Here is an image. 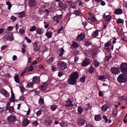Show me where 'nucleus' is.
I'll list each match as a JSON object with an SVG mask.
<instances>
[{
  "label": "nucleus",
  "instance_id": "31",
  "mask_svg": "<svg viewBox=\"0 0 127 127\" xmlns=\"http://www.w3.org/2000/svg\"><path fill=\"white\" fill-rule=\"evenodd\" d=\"M25 15V13L24 11H22L18 14V17L19 18H22Z\"/></svg>",
  "mask_w": 127,
  "mask_h": 127
},
{
  "label": "nucleus",
  "instance_id": "8",
  "mask_svg": "<svg viewBox=\"0 0 127 127\" xmlns=\"http://www.w3.org/2000/svg\"><path fill=\"white\" fill-rule=\"evenodd\" d=\"M7 120L9 122L13 123L16 121L15 117L12 115H10L8 116L7 117Z\"/></svg>",
  "mask_w": 127,
  "mask_h": 127
},
{
  "label": "nucleus",
  "instance_id": "28",
  "mask_svg": "<svg viewBox=\"0 0 127 127\" xmlns=\"http://www.w3.org/2000/svg\"><path fill=\"white\" fill-rule=\"evenodd\" d=\"M58 75L60 77L63 76H64L65 78H66L67 77L66 75L64 74V73L62 71H59L58 74Z\"/></svg>",
  "mask_w": 127,
  "mask_h": 127
},
{
  "label": "nucleus",
  "instance_id": "45",
  "mask_svg": "<svg viewBox=\"0 0 127 127\" xmlns=\"http://www.w3.org/2000/svg\"><path fill=\"white\" fill-rule=\"evenodd\" d=\"M54 58L53 57H50L47 60V62L49 63H52L54 61Z\"/></svg>",
  "mask_w": 127,
  "mask_h": 127
},
{
  "label": "nucleus",
  "instance_id": "2",
  "mask_svg": "<svg viewBox=\"0 0 127 127\" xmlns=\"http://www.w3.org/2000/svg\"><path fill=\"white\" fill-rule=\"evenodd\" d=\"M57 67L58 68L64 69L67 68V64L64 62L60 61L57 64Z\"/></svg>",
  "mask_w": 127,
  "mask_h": 127
},
{
  "label": "nucleus",
  "instance_id": "35",
  "mask_svg": "<svg viewBox=\"0 0 127 127\" xmlns=\"http://www.w3.org/2000/svg\"><path fill=\"white\" fill-rule=\"evenodd\" d=\"M95 121H97L100 120L101 119V117L100 115H97L95 116Z\"/></svg>",
  "mask_w": 127,
  "mask_h": 127
},
{
  "label": "nucleus",
  "instance_id": "42",
  "mask_svg": "<svg viewBox=\"0 0 127 127\" xmlns=\"http://www.w3.org/2000/svg\"><path fill=\"white\" fill-rule=\"evenodd\" d=\"M6 4L8 6V9L10 10L12 7V5L10 2L9 1H7L6 2Z\"/></svg>",
  "mask_w": 127,
  "mask_h": 127
},
{
  "label": "nucleus",
  "instance_id": "22",
  "mask_svg": "<svg viewBox=\"0 0 127 127\" xmlns=\"http://www.w3.org/2000/svg\"><path fill=\"white\" fill-rule=\"evenodd\" d=\"M100 31L96 30L93 31L92 33V36L93 37H96L98 35V32Z\"/></svg>",
  "mask_w": 127,
  "mask_h": 127
},
{
  "label": "nucleus",
  "instance_id": "47",
  "mask_svg": "<svg viewBox=\"0 0 127 127\" xmlns=\"http://www.w3.org/2000/svg\"><path fill=\"white\" fill-rule=\"evenodd\" d=\"M90 52L91 51L89 50H85L83 51V52L86 55H87L90 54Z\"/></svg>",
  "mask_w": 127,
  "mask_h": 127
},
{
  "label": "nucleus",
  "instance_id": "37",
  "mask_svg": "<svg viewBox=\"0 0 127 127\" xmlns=\"http://www.w3.org/2000/svg\"><path fill=\"white\" fill-rule=\"evenodd\" d=\"M116 22L118 24L123 23L124 22V20L121 18H118L116 19Z\"/></svg>",
  "mask_w": 127,
  "mask_h": 127
},
{
  "label": "nucleus",
  "instance_id": "40",
  "mask_svg": "<svg viewBox=\"0 0 127 127\" xmlns=\"http://www.w3.org/2000/svg\"><path fill=\"white\" fill-rule=\"evenodd\" d=\"M94 68L92 66H91L89 68L88 71L90 73H92L94 72Z\"/></svg>",
  "mask_w": 127,
  "mask_h": 127
},
{
  "label": "nucleus",
  "instance_id": "38",
  "mask_svg": "<svg viewBox=\"0 0 127 127\" xmlns=\"http://www.w3.org/2000/svg\"><path fill=\"white\" fill-rule=\"evenodd\" d=\"M44 102L43 98L42 96H40L39 100V104H42Z\"/></svg>",
  "mask_w": 127,
  "mask_h": 127
},
{
  "label": "nucleus",
  "instance_id": "6",
  "mask_svg": "<svg viewBox=\"0 0 127 127\" xmlns=\"http://www.w3.org/2000/svg\"><path fill=\"white\" fill-rule=\"evenodd\" d=\"M111 73L114 74H118L120 73V68L118 67H113L111 70Z\"/></svg>",
  "mask_w": 127,
  "mask_h": 127
},
{
  "label": "nucleus",
  "instance_id": "57",
  "mask_svg": "<svg viewBox=\"0 0 127 127\" xmlns=\"http://www.w3.org/2000/svg\"><path fill=\"white\" fill-rule=\"evenodd\" d=\"M91 44V43L89 41H87L85 43V46H88L90 45Z\"/></svg>",
  "mask_w": 127,
  "mask_h": 127
},
{
  "label": "nucleus",
  "instance_id": "30",
  "mask_svg": "<svg viewBox=\"0 0 127 127\" xmlns=\"http://www.w3.org/2000/svg\"><path fill=\"white\" fill-rule=\"evenodd\" d=\"M59 56L60 57L62 56L64 54V53L65 52V51L64 49L63 48H61L59 50Z\"/></svg>",
  "mask_w": 127,
  "mask_h": 127
},
{
  "label": "nucleus",
  "instance_id": "21",
  "mask_svg": "<svg viewBox=\"0 0 127 127\" xmlns=\"http://www.w3.org/2000/svg\"><path fill=\"white\" fill-rule=\"evenodd\" d=\"M33 50L35 52L38 50L39 48L37 46V43L36 42H35L33 43Z\"/></svg>",
  "mask_w": 127,
  "mask_h": 127
},
{
  "label": "nucleus",
  "instance_id": "43",
  "mask_svg": "<svg viewBox=\"0 0 127 127\" xmlns=\"http://www.w3.org/2000/svg\"><path fill=\"white\" fill-rule=\"evenodd\" d=\"M60 124L62 127H66L67 126V124L64 122H62Z\"/></svg>",
  "mask_w": 127,
  "mask_h": 127
},
{
  "label": "nucleus",
  "instance_id": "32",
  "mask_svg": "<svg viewBox=\"0 0 127 127\" xmlns=\"http://www.w3.org/2000/svg\"><path fill=\"white\" fill-rule=\"evenodd\" d=\"M83 110V108L80 106L77 109L78 113L80 114H81L82 113Z\"/></svg>",
  "mask_w": 127,
  "mask_h": 127
},
{
  "label": "nucleus",
  "instance_id": "54",
  "mask_svg": "<svg viewBox=\"0 0 127 127\" xmlns=\"http://www.w3.org/2000/svg\"><path fill=\"white\" fill-rule=\"evenodd\" d=\"M19 32L21 34H23L25 33L24 30L23 28H21L19 29Z\"/></svg>",
  "mask_w": 127,
  "mask_h": 127
},
{
  "label": "nucleus",
  "instance_id": "7",
  "mask_svg": "<svg viewBox=\"0 0 127 127\" xmlns=\"http://www.w3.org/2000/svg\"><path fill=\"white\" fill-rule=\"evenodd\" d=\"M86 121L85 119L82 118H79L77 121V124L79 126L83 125L85 123Z\"/></svg>",
  "mask_w": 127,
  "mask_h": 127
},
{
  "label": "nucleus",
  "instance_id": "34",
  "mask_svg": "<svg viewBox=\"0 0 127 127\" xmlns=\"http://www.w3.org/2000/svg\"><path fill=\"white\" fill-rule=\"evenodd\" d=\"M86 77L85 75L82 76L80 78V81L82 83H84L85 81Z\"/></svg>",
  "mask_w": 127,
  "mask_h": 127
},
{
  "label": "nucleus",
  "instance_id": "51",
  "mask_svg": "<svg viewBox=\"0 0 127 127\" xmlns=\"http://www.w3.org/2000/svg\"><path fill=\"white\" fill-rule=\"evenodd\" d=\"M36 29V27L34 26H33L30 29L29 31L30 32L34 31H35Z\"/></svg>",
  "mask_w": 127,
  "mask_h": 127
},
{
  "label": "nucleus",
  "instance_id": "48",
  "mask_svg": "<svg viewBox=\"0 0 127 127\" xmlns=\"http://www.w3.org/2000/svg\"><path fill=\"white\" fill-rule=\"evenodd\" d=\"M111 55L110 54H109L107 56H106L105 60L106 61H108L111 58Z\"/></svg>",
  "mask_w": 127,
  "mask_h": 127
},
{
  "label": "nucleus",
  "instance_id": "39",
  "mask_svg": "<svg viewBox=\"0 0 127 127\" xmlns=\"http://www.w3.org/2000/svg\"><path fill=\"white\" fill-rule=\"evenodd\" d=\"M99 64L100 63L99 62L96 60H95L94 64V65L95 66L97 67H98L99 66Z\"/></svg>",
  "mask_w": 127,
  "mask_h": 127
},
{
  "label": "nucleus",
  "instance_id": "61",
  "mask_svg": "<svg viewBox=\"0 0 127 127\" xmlns=\"http://www.w3.org/2000/svg\"><path fill=\"white\" fill-rule=\"evenodd\" d=\"M25 39L27 40V42L28 43H31V40L29 39L28 37H25Z\"/></svg>",
  "mask_w": 127,
  "mask_h": 127
},
{
  "label": "nucleus",
  "instance_id": "52",
  "mask_svg": "<svg viewBox=\"0 0 127 127\" xmlns=\"http://www.w3.org/2000/svg\"><path fill=\"white\" fill-rule=\"evenodd\" d=\"M111 44V42L110 41H108L104 45V47H108V46H110Z\"/></svg>",
  "mask_w": 127,
  "mask_h": 127
},
{
  "label": "nucleus",
  "instance_id": "5",
  "mask_svg": "<svg viewBox=\"0 0 127 127\" xmlns=\"http://www.w3.org/2000/svg\"><path fill=\"white\" fill-rule=\"evenodd\" d=\"M5 38L7 40L12 41L13 39V34L11 32L6 33L5 35Z\"/></svg>",
  "mask_w": 127,
  "mask_h": 127
},
{
  "label": "nucleus",
  "instance_id": "49",
  "mask_svg": "<svg viewBox=\"0 0 127 127\" xmlns=\"http://www.w3.org/2000/svg\"><path fill=\"white\" fill-rule=\"evenodd\" d=\"M14 80L17 83L19 82V80L18 75H16L15 76L14 78Z\"/></svg>",
  "mask_w": 127,
  "mask_h": 127
},
{
  "label": "nucleus",
  "instance_id": "10",
  "mask_svg": "<svg viewBox=\"0 0 127 127\" xmlns=\"http://www.w3.org/2000/svg\"><path fill=\"white\" fill-rule=\"evenodd\" d=\"M59 6L64 10L66 9L67 8V6L66 4L64 3H63L61 2L59 3Z\"/></svg>",
  "mask_w": 127,
  "mask_h": 127
},
{
  "label": "nucleus",
  "instance_id": "64",
  "mask_svg": "<svg viewBox=\"0 0 127 127\" xmlns=\"http://www.w3.org/2000/svg\"><path fill=\"white\" fill-rule=\"evenodd\" d=\"M63 29V26L61 27L60 28L58 29V33H60L61 32V31Z\"/></svg>",
  "mask_w": 127,
  "mask_h": 127
},
{
  "label": "nucleus",
  "instance_id": "12",
  "mask_svg": "<svg viewBox=\"0 0 127 127\" xmlns=\"http://www.w3.org/2000/svg\"><path fill=\"white\" fill-rule=\"evenodd\" d=\"M68 83L70 85H74L76 82V80L75 79L73 78L70 77L68 80Z\"/></svg>",
  "mask_w": 127,
  "mask_h": 127
},
{
  "label": "nucleus",
  "instance_id": "53",
  "mask_svg": "<svg viewBox=\"0 0 127 127\" xmlns=\"http://www.w3.org/2000/svg\"><path fill=\"white\" fill-rule=\"evenodd\" d=\"M108 23V22H103V28L104 29H106V28Z\"/></svg>",
  "mask_w": 127,
  "mask_h": 127
},
{
  "label": "nucleus",
  "instance_id": "27",
  "mask_svg": "<svg viewBox=\"0 0 127 127\" xmlns=\"http://www.w3.org/2000/svg\"><path fill=\"white\" fill-rule=\"evenodd\" d=\"M108 108L109 107L107 105H104L101 107V108L103 111L105 112L107 110Z\"/></svg>",
  "mask_w": 127,
  "mask_h": 127
},
{
  "label": "nucleus",
  "instance_id": "62",
  "mask_svg": "<svg viewBox=\"0 0 127 127\" xmlns=\"http://www.w3.org/2000/svg\"><path fill=\"white\" fill-rule=\"evenodd\" d=\"M103 118L105 120V122L107 123L108 122V120L107 117L106 116H103Z\"/></svg>",
  "mask_w": 127,
  "mask_h": 127
},
{
  "label": "nucleus",
  "instance_id": "60",
  "mask_svg": "<svg viewBox=\"0 0 127 127\" xmlns=\"http://www.w3.org/2000/svg\"><path fill=\"white\" fill-rule=\"evenodd\" d=\"M32 123L33 125H34V126H37L38 124L37 121H34L33 122H32Z\"/></svg>",
  "mask_w": 127,
  "mask_h": 127
},
{
  "label": "nucleus",
  "instance_id": "29",
  "mask_svg": "<svg viewBox=\"0 0 127 127\" xmlns=\"http://www.w3.org/2000/svg\"><path fill=\"white\" fill-rule=\"evenodd\" d=\"M90 15L91 17L89 18V19L93 22H95L96 21V20L95 17L91 14H90Z\"/></svg>",
  "mask_w": 127,
  "mask_h": 127
},
{
  "label": "nucleus",
  "instance_id": "59",
  "mask_svg": "<svg viewBox=\"0 0 127 127\" xmlns=\"http://www.w3.org/2000/svg\"><path fill=\"white\" fill-rule=\"evenodd\" d=\"M70 5L71 7L73 8H75L76 7L75 5V3L73 2H72L70 4Z\"/></svg>",
  "mask_w": 127,
  "mask_h": 127
},
{
  "label": "nucleus",
  "instance_id": "50",
  "mask_svg": "<svg viewBox=\"0 0 127 127\" xmlns=\"http://www.w3.org/2000/svg\"><path fill=\"white\" fill-rule=\"evenodd\" d=\"M73 13L76 15V16L79 15L80 12L79 10H76L74 11Z\"/></svg>",
  "mask_w": 127,
  "mask_h": 127
},
{
  "label": "nucleus",
  "instance_id": "16",
  "mask_svg": "<svg viewBox=\"0 0 127 127\" xmlns=\"http://www.w3.org/2000/svg\"><path fill=\"white\" fill-rule=\"evenodd\" d=\"M79 75L77 72H73L71 75L70 77L74 79H76L78 78Z\"/></svg>",
  "mask_w": 127,
  "mask_h": 127
},
{
  "label": "nucleus",
  "instance_id": "13",
  "mask_svg": "<svg viewBox=\"0 0 127 127\" xmlns=\"http://www.w3.org/2000/svg\"><path fill=\"white\" fill-rule=\"evenodd\" d=\"M114 13L116 15H120L123 13V10L120 8L115 9L114 11Z\"/></svg>",
  "mask_w": 127,
  "mask_h": 127
},
{
  "label": "nucleus",
  "instance_id": "56",
  "mask_svg": "<svg viewBox=\"0 0 127 127\" xmlns=\"http://www.w3.org/2000/svg\"><path fill=\"white\" fill-rule=\"evenodd\" d=\"M41 110H39L36 113V114L37 117L39 116L41 114Z\"/></svg>",
  "mask_w": 127,
  "mask_h": 127
},
{
  "label": "nucleus",
  "instance_id": "15",
  "mask_svg": "<svg viewBox=\"0 0 127 127\" xmlns=\"http://www.w3.org/2000/svg\"><path fill=\"white\" fill-rule=\"evenodd\" d=\"M0 91L2 94L6 97H8L9 96V93L6 91L4 89H1L0 90Z\"/></svg>",
  "mask_w": 127,
  "mask_h": 127
},
{
  "label": "nucleus",
  "instance_id": "44",
  "mask_svg": "<svg viewBox=\"0 0 127 127\" xmlns=\"http://www.w3.org/2000/svg\"><path fill=\"white\" fill-rule=\"evenodd\" d=\"M36 32L37 34H41L43 32V30L40 29H38L36 30Z\"/></svg>",
  "mask_w": 127,
  "mask_h": 127
},
{
  "label": "nucleus",
  "instance_id": "11",
  "mask_svg": "<svg viewBox=\"0 0 127 127\" xmlns=\"http://www.w3.org/2000/svg\"><path fill=\"white\" fill-rule=\"evenodd\" d=\"M48 83L47 82H45L42 84L39 87L41 91L45 90L47 87Z\"/></svg>",
  "mask_w": 127,
  "mask_h": 127
},
{
  "label": "nucleus",
  "instance_id": "41",
  "mask_svg": "<svg viewBox=\"0 0 127 127\" xmlns=\"http://www.w3.org/2000/svg\"><path fill=\"white\" fill-rule=\"evenodd\" d=\"M57 108V106L56 105H53L51 106V108L52 111H54Z\"/></svg>",
  "mask_w": 127,
  "mask_h": 127
},
{
  "label": "nucleus",
  "instance_id": "18",
  "mask_svg": "<svg viewBox=\"0 0 127 127\" xmlns=\"http://www.w3.org/2000/svg\"><path fill=\"white\" fill-rule=\"evenodd\" d=\"M103 18L107 22H110L112 19V16L110 15L103 16Z\"/></svg>",
  "mask_w": 127,
  "mask_h": 127
},
{
  "label": "nucleus",
  "instance_id": "55",
  "mask_svg": "<svg viewBox=\"0 0 127 127\" xmlns=\"http://www.w3.org/2000/svg\"><path fill=\"white\" fill-rule=\"evenodd\" d=\"M13 29V27L12 26H10L7 27L6 30L8 31H11Z\"/></svg>",
  "mask_w": 127,
  "mask_h": 127
},
{
  "label": "nucleus",
  "instance_id": "14",
  "mask_svg": "<svg viewBox=\"0 0 127 127\" xmlns=\"http://www.w3.org/2000/svg\"><path fill=\"white\" fill-rule=\"evenodd\" d=\"M73 105L71 101L69 99H67V100H65L64 105L66 107L72 106Z\"/></svg>",
  "mask_w": 127,
  "mask_h": 127
},
{
  "label": "nucleus",
  "instance_id": "26",
  "mask_svg": "<svg viewBox=\"0 0 127 127\" xmlns=\"http://www.w3.org/2000/svg\"><path fill=\"white\" fill-rule=\"evenodd\" d=\"M106 78L104 75L99 76L98 77V79L103 82H104L106 81Z\"/></svg>",
  "mask_w": 127,
  "mask_h": 127
},
{
  "label": "nucleus",
  "instance_id": "4",
  "mask_svg": "<svg viewBox=\"0 0 127 127\" xmlns=\"http://www.w3.org/2000/svg\"><path fill=\"white\" fill-rule=\"evenodd\" d=\"M63 16V15H56L53 16L52 17V18L53 21L57 23H58L61 20Z\"/></svg>",
  "mask_w": 127,
  "mask_h": 127
},
{
  "label": "nucleus",
  "instance_id": "63",
  "mask_svg": "<svg viewBox=\"0 0 127 127\" xmlns=\"http://www.w3.org/2000/svg\"><path fill=\"white\" fill-rule=\"evenodd\" d=\"M17 19V17L13 16H12L11 17V19L13 21H15Z\"/></svg>",
  "mask_w": 127,
  "mask_h": 127
},
{
  "label": "nucleus",
  "instance_id": "25",
  "mask_svg": "<svg viewBox=\"0 0 127 127\" xmlns=\"http://www.w3.org/2000/svg\"><path fill=\"white\" fill-rule=\"evenodd\" d=\"M53 32L50 31H47L45 34V36L47 37L48 38H51L52 36V33Z\"/></svg>",
  "mask_w": 127,
  "mask_h": 127
},
{
  "label": "nucleus",
  "instance_id": "24",
  "mask_svg": "<svg viewBox=\"0 0 127 127\" xmlns=\"http://www.w3.org/2000/svg\"><path fill=\"white\" fill-rule=\"evenodd\" d=\"M33 66L31 65H30L29 67H27L25 69V71L27 72L28 71H31L33 70Z\"/></svg>",
  "mask_w": 127,
  "mask_h": 127
},
{
  "label": "nucleus",
  "instance_id": "36",
  "mask_svg": "<svg viewBox=\"0 0 127 127\" xmlns=\"http://www.w3.org/2000/svg\"><path fill=\"white\" fill-rule=\"evenodd\" d=\"M6 110H8L9 112H13L14 110L13 108V106H10L9 107H6Z\"/></svg>",
  "mask_w": 127,
  "mask_h": 127
},
{
  "label": "nucleus",
  "instance_id": "17",
  "mask_svg": "<svg viewBox=\"0 0 127 127\" xmlns=\"http://www.w3.org/2000/svg\"><path fill=\"white\" fill-rule=\"evenodd\" d=\"M32 82L33 84H38L40 82V78L39 77L34 76L33 77Z\"/></svg>",
  "mask_w": 127,
  "mask_h": 127
},
{
  "label": "nucleus",
  "instance_id": "23",
  "mask_svg": "<svg viewBox=\"0 0 127 127\" xmlns=\"http://www.w3.org/2000/svg\"><path fill=\"white\" fill-rule=\"evenodd\" d=\"M15 99V95L13 93V92L11 91V97L10 98L9 100L10 102H14Z\"/></svg>",
  "mask_w": 127,
  "mask_h": 127
},
{
  "label": "nucleus",
  "instance_id": "19",
  "mask_svg": "<svg viewBox=\"0 0 127 127\" xmlns=\"http://www.w3.org/2000/svg\"><path fill=\"white\" fill-rule=\"evenodd\" d=\"M85 37L84 33H82L78 36L77 39L78 40H82L84 39Z\"/></svg>",
  "mask_w": 127,
  "mask_h": 127
},
{
  "label": "nucleus",
  "instance_id": "1",
  "mask_svg": "<svg viewBox=\"0 0 127 127\" xmlns=\"http://www.w3.org/2000/svg\"><path fill=\"white\" fill-rule=\"evenodd\" d=\"M117 81L120 83H125L127 81L126 74H120L117 78Z\"/></svg>",
  "mask_w": 127,
  "mask_h": 127
},
{
  "label": "nucleus",
  "instance_id": "20",
  "mask_svg": "<svg viewBox=\"0 0 127 127\" xmlns=\"http://www.w3.org/2000/svg\"><path fill=\"white\" fill-rule=\"evenodd\" d=\"M30 123V121L27 119H25L22 121V125L24 126H27Z\"/></svg>",
  "mask_w": 127,
  "mask_h": 127
},
{
  "label": "nucleus",
  "instance_id": "58",
  "mask_svg": "<svg viewBox=\"0 0 127 127\" xmlns=\"http://www.w3.org/2000/svg\"><path fill=\"white\" fill-rule=\"evenodd\" d=\"M75 15L73 13H72L70 15L69 18L70 19L74 18L76 17Z\"/></svg>",
  "mask_w": 127,
  "mask_h": 127
},
{
  "label": "nucleus",
  "instance_id": "3",
  "mask_svg": "<svg viewBox=\"0 0 127 127\" xmlns=\"http://www.w3.org/2000/svg\"><path fill=\"white\" fill-rule=\"evenodd\" d=\"M121 71L123 74H127V63H124L121 64L120 66Z\"/></svg>",
  "mask_w": 127,
  "mask_h": 127
},
{
  "label": "nucleus",
  "instance_id": "46",
  "mask_svg": "<svg viewBox=\"0 0 127 127\" xmlns=\"http://www.w3.org/2000/svg\"><path fill=\"white\" fill-rule=\"evenodd\" d=\"M33 84L32 82H29L28 83L27 87V88H29L32 87Z\"/></svg>",
  "mask_w": 127,
  "mask_h": 127
},
{
  "label": "nucleus",
  "instance_id": "33",
  "mask_svg": "<svg viewBox=\"0 0 127 127\" xmlns=\"http://www.w3.org/2000/svg\"><path fill=\"white\" fill-rule=\"evenodd\" d=\"M72 46L74 48H77L79 47V45L76 42L73 41Z\"/></svg>",
  "mask_w": 127,
  "mask_h": 127
},
{
  "label": "nucleus",
  "instance_id": "9",
  "mask_svg": "<svg viewBox=\"0 0 127 127\" xmlns=\"http://www.w3.org/2000/svg\"><path fill=\"white\" fill-rule=\"evenodd\" d=\"M90 64V60L88 58H86L83 61L82 64L83 66H87Z\"/></svg>",
  "mask_w": 127,
  "mask_h": 127
}]
</instances>
